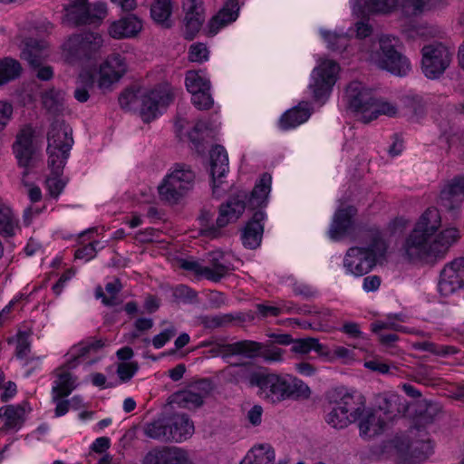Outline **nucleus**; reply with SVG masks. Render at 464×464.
<instances>
[{
  "mask_svg": "<svg viewBox=\"0 0 464 464\" xmlns=\"http://www.w3.org/2000/svg\"><path fill=\"white\" fill-rule=\"evenodd\" d=\"M48 166L52 177L47 178L46 187L52 197L57 198L63 190L66 182L59 177L70 155L73 145L72 128L64 121H54L48 132Z\"/></svg>",
  "mask_w": 464,
  "mask_h": 464,
  "instance_id": "1",
  "label": "nucleus"
},
{
  "mask_svg": "<svg viewBox=\"0 0 464 464\" xmlns=\"http://www.w3.org/2000/svg\"><path fill=\"white\" fill-rule=\"evenodd\" d=\"M440 212L435 208H427L416 222L401 247V255L411 261L435 257L431 238L440 227Z\"/></svg>",
  "mask_w": 464,
  "mask_h": 464,
  "instance_id": "2",
  "label": "nucleus"
},
{
  "mask_svg": "<svg viewBox=\"0 0 464 464\" xmlns=\"http://www.w3.org/2000/svg\"><path fill=\"white\" fill-rule=\"evenodd\" d=\"M255 387L258 389V395L270 403L307 399L311 394L310 388L303 381L269 372L263 367H260Z\"/></svg>",
  "mask_w": 464,
  "mask_h": 464,
  "instance_id": "3",
  "label": "nucleus"
},
{
  "mask_svg": "<svg viewBox=\"0 0 464 464\" xmlns=\"http://www.w3.org/2000/svg\"><path fill=\"white\" fill-rule=\"evenodd\" d=\"M401 42L390 34H382L364 50L368 59L379 68L396 76H406L411 70L410 60L400 51Z\"/></svg>",
  "mask_w": 464,
  "mask_h": 464,
  "instance_id": "4",
  "label": "nucleus"
},
{
  "mask_svg": "<svg viewBox=\"0 0 464 464\" xmlns=\"http://www.w3.org/2000/svg\"><path fill=\"white\" fill-rule=\"evenodd\" d=\"M387 247L381 232L374 230L366 246H353L347 250L343 261L346 273L358 277L368 274L377 260L385 256Z\"/></svg>",
  "mask_w": 464,
  "mask_h": 464,
  "instance_id": "5",
  "label": "nucleus"
},
{
  "mask_svg": "<svg viewBox=\"0 0 464 464\" xmlns=\"http://www.w3.org/2000/svg\"><path fill=\"white\" fill-rule=\"evenodd\" d=\"M331 411L325 421L334 429H344L355 422L362 410V397L349 392L345 388H336L329 393Z\"/></svg>",
  "mask_w": 464,
  "mask_h": 464,
  "instance_id": "6",
  "label": "nucleus"
},
{
  "mask_svg": "<svg viewBox=\"0 0 464 464\" xmlns=\"http://www.w3.org/2000/svg\"><path fill=\"white\" fill-rule=\"evenodd\" d=\"M103 45L102 36L94 32L72 34L63 44V55L68 63L94 57Z\"/></svg>",
  "mask_w": 464,
  "mask_h": 464,
  "instance_id": "7",
  "label": "nucleus"
},
{
  "mask_svg": "<svg viewBox=\"0 0 464 464\" xmlns=\"http://www.w3.org/2000/svg\"><path fill=\"white\" fill-rule=\"evenodd\" d=\"M194 179L195 175L188 167L176 165L158 186L160 198L170 203L178 202L192 188Z\"/></svg>",
  "mask_w": 464,
  "mask_h": 464,
  "instance_id": "8",
  "label": "nucleus"
},
{
  "mask_svg": "<svg viewBox=\"0 0 464 464\" xmlns=\"http://www.w3.org/2000/svg\"><path fill=\"white\" fill-rule=\"evenodd\" d=\"M340 72L339 64L330 59L321 58L311 73L309 88L317 101L325 100L332 92Z\"/></svg>",
  "mask_w": 464,
  "mask_h": 464,
  "instance_id": "9",
  "label": "nucleus"
},
{
  "mask_svg": "<svg viewBox=\"0 0 464 464\" xmlns=\"http://www.w3.org/2000/svg\"><path fill=\"white\" fill-rule=\"evenodd\" d=\"M421 55L422 72L429 79H437L450 66L453 52L441 43H433L422 47Z\"/></svg>",
  "mask_w": 464,
  "mask_h": 464,
  "instance_id": "10",
  "label": "nucleus"
},
{
  "mask_svg": "<svg viewBox=\"0 0 464 464\" xmlns=\"http://www.w3.org/2000/svg\"><path fill=\"white\" fill-rule=\"evenodd\" d=\"M107 14L104 2L89 5L88 0H74L65 7L66 20L75 25L100 24Z\"/></svg>",
  "mask_w": 464,
  "mask_h": 464,
  "instance_id": "11",
  "label": "nucleus"
},
{
  "mask_svg": "<svg viewBox=\"0 0 464 464\" xmlns=\"http://www.w3.org/2000/svg\"><path fill=\"white\" fill-rule=\"evenodd\" d=\"M174 90L169 85H160L145 92L140 96V115L145 122L154 120L172 102Z\"/></svg>",
  "mask_w": 464,
  "mask_h": 464,
  "instance_id": "12",
  "label": "nucleus"
},
{
  "mask_svg": "<svg viewBox=\"0 0 464 464\" xmlns=\"http://www.w3.org/2000/svg\"><path fill=\"white\" fill-rule=\"evenodd\" d=\"M375 93L358 81L351 82L345 91V100L349 108L361 115V121H364V116L369 112Z\"/></svg>",
  "mask_w": 464,
  "mask_h": 464,
  "instance_id": "13",
  "label": "nucleus"
},
{
  "mask_svg": "<svg viewBox=\"0 0 464 464\" xmlns=\"http://www.w3.org/2000/svg\"><path fill=\"white\" fill-rule=\"evenodd\" d=\"M464 285V258H456L447 264L440 272L439 291L448 296Z\"/></svg>",
  "mask_w": 464,
  "mask_h": 464,
  "instance_id": "14",
  "label": "nucleus"
},
{
  "mask_svg": "<svg viewBox=\"0 0 464 464\" xmlns=\"http://www.w3.org/2000/svg\"><path fill=\"white\" fill-rule=\"evenodd\" d=\"M127 63L125 58L119 53H112L100 66L99 87L109 89L117 82L126 72Z\"/></svg>",
  "mask_w": 464,
  "mask_h": 464,
  "instance_id": "15",
  "label": "nucleus"
},
{
  "mask_svg": "<svg viewBox=\"0 0 464 464\" xmlns=\"http://www.w3.org/2000/svg\"><path fill=\"white\" fill-rule=\"evenodd\" d=\"M212 386L209 381L201 380L197 382L186 390L175 394L176 402L183 408L192 410L200 407L204 399L210 393Z\"/></svg>",
  "mask_w": 464,
  "mask_h": 464,
  "instance_id": "16",
  "label": "nucleus"
},
{
  "mask_svg": "<svg viewBox=\"0 0 464 464\" xmlns=\"http://www.w3.org/2000/svg\"><path fill=\"white\" fill-rule=\"evenodd\" d=\"M261 348V343L251 340H242L235 343H218L215 347V351L218 355L224 359L232 356H243L247 359H255L259 356Z\"/></svg>",
  "mask_w": 464,
  "mask_h": 464,
  "instance_id": "17",
  "label": "nucleus"
},
{
  "mask_svg": "<svg viewBox=\"0 0 464 464\" xmlns=\"http://www.w3.org/2000/svg\"><path fill=\"white\" fill-rule=\"evenodd\" d=\"M356 421H358L360 436L365 440H370L381 434L386 425V420L382 417L379 411L366 409L363 400L362 410L360 418Z\"/></svg>",
  "mask_w": 464,
  "mask_h": 464,
  "instance_id": "18",
  "label": "nucleus"
},
{
  "mask_svg": "<svg viewBox=\"0 0 464 464\" xmlns=\"http://www.w3.org/2000/svg\"><path fill=\"white\" fill-rule=\"evenodd\" d=\"M182 5L185 11V37L191 40L200 30L205 19L202 1L183 0Z\"/></svg>",
  "mask_w": 464,
  "mask_h": 464,
  "instance_id": "19",
  "label": "nucleus"
},
{
  "mask_svg": "<svg viewBox=\"0 0 464 464\" xmlns=\"http://www.w3.org/2000/svg\"><path fill=\"white\" fill-rule=\"evenodd\" d=\"M464 201V177H455L441 189L440 203L449 211L459 209Z\"/></svg>",
  "mask_w": 464,
  "mask_h": 464,
  "instance_id": "20",
  "label": "nucleus"
},
{
  "mask_svg": "<svg viewBox=\"0 0 464 464\" xmlns=\"http://www.w3.org/2000/svg\"><path fill=\"white\" fill-rule=\"evenodd\" d=\"M377 411H382L385 416L383 419L392 420L397 416L404 413L407 410V402L404 398L397 393L384 392L376 397Z\"/></svg>",
  "mask_w": 464,
  "mask_h": 464,
  "instance_id": "21",
  "label": "nucleus"
},
{
  "mask_svg": "<svg viewBox=\"0 0 464 464\" xmlns=\"http://www.w3.org/2000/svg\"><path fill=\"white\" fill-rule=\"evenodd\" d=\"M168 420L170 442H183L194 434V423L187 414H173Z\"/></svg>",
  "mask_w": 464,
  "mask_h": 464,
  "instance_id": "22",
  "label": "nucleus"
},
{
  "mask_svg": "<svg viewBox=\"0 0 464 464\" xmlns=\"http://www.w3.org/2000/svg\"><path fill=\"white\" fill-rule=\"evenodd\" d=\"M245 198L244 194H238L236 197L230 198L219 207L217 218V226L219 228L237 221L240 218L246 208Z\"/></svg>",
  "mask_w": 464,
  "mask_h": 464,
  "instance_id": "23",
  "label": "nucleus"
},
{
  "mask_svg": "<svg viewBox=\"0 0 464 464\" xmlns=\"http://www.w3.org/2000/svg\"><path fill=\"white\" fill-rule=\"evenodd\" d=\"M141 29V20L134 14H130L112 22L108 33L114 39H124L135 37Z\"/></svg>",
  "mask_w": 464,
  "mask_h": 464,
  "instance_id": "24",
  "label": "nucleus"
},
{
  "mask_svg": "<svg viewBox=\"0 0 464 464\" xmlns=\"http://www.w3.org/2000/svg\"><path fill=\"white\" fill-rule=\"evenodd\" d=\"M265 218V212L257 210L246 225L241 235V239L244 246L246 248L255 249L260 246L264 231L262 221Z\"/></svg>",
  "mask_w": 464,
  "mask_h": 464,
  "instance_id": "25",
  "label": "nucleus"
},
{
  "mask_svg": "<svg viewBox=\"0 0 464 464\" xmlns=\"http://www.w3.org/2000/svg\"><path fill=\"white\" fill-rule=\"evenodd\" d=\"M104 342L102 339L88 338L71 347L67 353V363L70 367H75L79 359L94 356L102 347Z\"/></svg>",
  "mask_w": 464,
  "mask_h": 464,
  "instance_id": "26",
  "label": "nucleus"
},
{
  "mask_svg": "<svg viewBox=\"0 0 464 464\" xmlns=\"http://www.w3.org/2000/svg\"><path fill=\"white\" fill-rule=\"evenodd\" d=\"M259 368L250 367L246 364H233L226 367L222 372V377L228 382L239 383L246 382L250 387H255Z\"/></svg>",
  "mask_w": 464,
  "mask_h": 464,
  "instance_id": "27",
  "label": "nucleus"
},
{
  "mask_svg": "<svg viewBox=\"0 0 464 464\" xmlns=\"http://www.w3.org/2000/svg\"><path fill=\"white\" fill-rule=\"evenodd\" d=\"M238 4L237 0H228L219 12L214 15L208 24V32L215 35L218 31L235 22L238 16Z\"/></svg>",
  "mask_w": 464,
  "mask_h": 464,
  "instance_id": "28",
  "label": "nucleus"
},
{
  "mask_svg": "<svg viewBox=\"0 0 464 464\" xmlns=\"http://www.w3.org/2000/svg\"><path fill=\"white\" fill-rule=\"evenodd\" d=\"M397 0H352L353 13L364 17L370 14H387L394 10Z\"/></svg>",
  "mask_w": 464,
  "mask_h": 464,
  "instance_id": "29",
  "label": "nucleus"
},
{
  "mask_svg": "<svg viewBox=\"0 0 464 464\" xmlns=\"http://www.w3.org/2000/svg\"><path fill=\"white\" fill-rule=\"evenodd\" d=\"M234 266L221 252H212L209 255V265L206 266L205 278L213 282H219L230 274Z\"/></svg>",
  "mask_w": 464,
  "mask_h": 464,
  "instance_id": "30",
  "label": "nucleus"
},
{
  "mask_svg": "<svg viewBox=\"0 0 464 464\" xmlns=\"http://www.w3.org/2000/svg\"><path fill=\"white\" fill-rule=\"evenodd\" d=\"M33 133L34 131L31 127L22 129L14 145L15 156L21 166H27L34 152Z\"/></svg>",
  "mask_w": 464,
  "mask_h": 464,
  "instance_id": "31",
  "label": "nucleus"
},
{
  "mask_svg": "<svg viewBox=\"0 0 464 464\" xmlns=\"http://www.w3.org/2000/svg\"><path fill=\"white\" fill-rule=\"evenodd\" d=\"M70 367L65 362L64 365L57 369V379L53 386V400H58L67 397L77 386L76 378H74L69 370Z\"/></svg>",
  "mask_w": 464,
  "mask_h": 464,
  "instance_id": "32",
  "label": "nucleus"
},
{
  "mask_svg": "<svg viewBox=\"0 0 464 464\" xmlns=\"http://www.w3.org/2000/svg\"><path fill=\"white\" fill-rule=\"evenodd\" d=\"M47 56L46 43L35 39L26 40L21 52V58L26 61L31 68L41 66Z\"/></svg>",
  "mask_w": 464,
  "mask_h": 464,
  "instance_id": "33",
  "label": "nucleus"
},
{
  "mask_svg": "<svg viewBox=\"0 0 464 464\" xmlns=\"http://www.w3.org/2000/svg\"><path fill=\"white\" fill-rule=\"evenodd\" d=\"M356 214L353 207L338 209L334 217L329 229V236L332 239L337 240L344 236L352 225V218Z\"/></svg>",
  "mask_w": 464,
  "mask_h": 464,
  "instance_id": "34",
  "label": "nucleus"
},
{
  "mask_svg": "<svg viewBox=\"0 0 464 464\" xmlns=\"http://www.w3.org/2000/svg\"><path fill=\"white\" fill-rule=\"evenodd\" d=\"M272 177L265 173L251 192L248 205L251 208L265 207L271 190Z\"/></svg>",
  "mask_w": 464,
  "mask_h": 464,
  "instance_id": "35",
  "label": "nucleus"
},
{
  "mask_svg": "<svg viewBox=\"0 0 464 464\" xmlns=\"http://www.w3.org/2000/svg\"><path fill=\"white\" fill-rule=\"evenodd\" d=\"M459 238V231L456 227H448L432 237L433 255L435 257L443 256Z\"/></svg>",
  "mask_w": 464,
  "mask_h": 464,
  "instance_id": "36",
  "label": "nucleus"
},
{
  "mask_svg": "<svg viewBox=\"0 0 464 464\" xmlns=\"http://www.w3.org/2000/svg\"><path fill=\"white\" fill-rule=\"evenodd\" d=\"M311 115L307 103H300L298 106L287 111L280 119V127L284 130L295 128L305 122Z\"/></svg>",
  "mask_w": 464,
  "mask_h": 464,
  "instance_id": "37",
  "label": "nucleus"
},
{
  "mask_svg": "<svg viewBox=\"0 0 464 464\" xmlns=\"http://www.w3.org/2000/svg\"><path fill=\"white\" fill-rule=\"evenodd\" d=\"M146 437L160 442H170L168 417L159 418L144 424Z\"/></svg>",
  "mask_w": 464,
  "mask_h": 464,
  "instance_id": "38",
  "label": "nucleus"
},
{
  "mask_svg": "<svg viewBox=\"0 0 464 464\" xmlns=\"http://www.w3.org/2000/svg\"><path fill=\"white\" fill-rule=\"evenodd\" d=\"M211 175L214 182L228 170V156L224 147L217 145L210 151Z\"/></svg>",
  "mask_w": 464,
  "mask_h": 464,
  "instance_id": "39",
  "label": "nucleus"
},
{
  "mask_svg": "<svg viewBox=\"0 0 464 464\" xmlns=\"http://www.w3.org/2000/svg\"><path fill=\"white\" fill-rule=\"evenodd\" d=\"M397 113V106L393 103L387 102L386 100L380 99L376 95L373 98L372 104L369 112L364 116V123H368L380 115H386L389 117L395 116Z\"/></svg>",
  "mask_w": 464,
  "mask_h": 464,
  "instance_id": "40",
  "label": "nucleus"
},
{
  "mask_svg": "<svg viewBox=\"0 0 464 464\" xmlns=\"http://www.w3.org/2000/svg\"><path fill=\"white\" fill-rule=\"evenodd\" d=\"M18 230V220L13 211L0 202V234L3 237H14Z\"/></svg>",
  "mask_w": 464,
  "mask_h": 464,
  "instance_id": "41",
  "label": "nucleus"
},
{
  "mask_svg": "<svg viewBox=\"0 0 464 464\" xmlns=\"http://www.w3.org/2000/svg\"><path fill=\"white\" fill-rule=\"evenodd\" d=\"M172 13L171 0H156L150 8L152 19L165 27L170 26V15Z\"/></svg>",
  "mask_w": 464,
  "mask_h": 464,
  "instance_id": "42",
  "label": "nucleus"
},
{
  "mask_svg": "<svg viewBox=\"0 0 464 464\" xmlns=\"http://www.w3.org/2000/svg\"><path fill=\"white\" fill-rule=\"evenodd\" d=\"M252 464H273L275 451L269 444L254 446L246 454Z\"/></svg>",
  "mask_w": 464,
  "mask_h": 464,
  "instance_id": "43",
  "label": "nucleus"
},
{
  "mask_svg": "<svg viewBox=\"0 0 464 464\" xmlns=\"http://www.w3.org/2000/svg\"><path fill=\"white\" fill-rule=\"evenodd\" d=\"M24 413V408L20 405H7L0 408V417L5 419V425L10 429L21 426Z\"/></svg>",
  "mask_w": 464,
  "mask_h": 464,
  "instance_id": "44",
  "label": "nucleus"
},
{
  "mask_svg": "<svg viewBox=\"0 0 464 464\" xmlns=\"http://www.w3.org/2000/svg\"><path fill=\"white\" fill-rule=\"evenodd\" d=\"M292 352L300 354H306L312 350L315 351L319 355H325V347L319 343L316 338L309 337L293 340Z\"/></svg>",
  "mask_w": 464,
  "mask_h": 464,
  "instance_id": "45",
  "label": "nucleus"
},
{
  "mask_svg": "<svg viewBox=\"0 0 464 464\" xmlns=\"http://www.w3.org/2000/svg\"><path fill=\"white\" fill-rule=\"evenodd\" d=\"M185 85L188 92L210 90V82L204 72L188 71L185 77Z\"/></svg>",
  "mask_w": 464,
  "mask_h": 464,
  "instance_id": "46",
  "label": "nucleus"
},
{
  "mask_svg": "<svg viewBox=\"0 0 464 464\" xmlns=\"http://www.w3.org/2000/svg\"><path fill=\"white\" fill-rule=\"evenodd\" d=\"M93 76L89 72L80 73L76 81L74 98L80 102H87L90 97L89 91L93 87Z\"/></svg>",
  "mask_w": 464,
  "mask_h": 464,
  "instance_id": "47",
  "label": "nucleus"
},
{
  "mask_svg": "<svg viewBox=\"0 0 464 464\" xmlns=\"http://www.w3.org/2000/svg\"><path fill=\"white\" fill-rule=\"evenodd\" d=\"M22 67L18 61L12 58L0 60V85L18 77Z\"/></svg>",
  "mask_w": 464,
  "mask_h": 464,
  "instance_id": "48",
  "label": "nucleus"
},
{
  "mask_svg": "<svg viewBox=\"0 0 464 464\" xmlns=\"http://www.w3.org/2000/svg\"><path fill=\"white\" fill-rule=\"evenodd\" d=\"M412 348L417 351L430 352L435 355L442 357L453 355L459 352V350L455 346L439 345L428 341L415 342L412 343Z\"/></svg>",
  "mask_w": 464,
  "mask_h": 464,
  "instance_id": "49",
  "label": "nucleus"
},
{
  "mask_svg": "<svg viewBox=\"0 0 464 464\" xmlns=\"http://www.w3.org/2000/svg\"><path fill=\"white\" fill-rule=\"evenodd\" d=\"M122 289V285L118 278L109 282L105 285V290L110 296H105L103 290L101 286H98L95 291L97 298H102V303L105 305L112 306L116 304V295Z\"/></svg>",
  "mask_w": 464,
  "mask_h": 464,
  "instance_id": "50",
  "label": "nucleus"
},
{
  "mask_svg": "<svg viewBox=\"0 0 464 464\" xmlns=\"http://www.w3.org/2000/svg\"><path fill=\"white\" fill-rule=\"evenodd\" d=\"M261 349L259 356L265 362H281L285 359V351L282 348L276 346L273 343H261Z\"/></svg>",
  "mask_w": 464,
  "mask_h": 464,
  "instance_id": "51",
  "label": "nucleus"
},
{
  "mask_svg": "<svg viewBox=\"0 0 464 464\" xmlns=\"http://www.w3.org/2000/svg\"><path fill=\"white\" fill-rule=\"evenodd\" d=\"M321 34L327 43L328 48L333 51L343 52L348 45L349 36L347 34L321 30Z\"/></svg>",
  "mask_w": 464,
  "mask_h": 464,
  "instance_id": "52",
  "label": "nucleus"
},
{
  "mask_svg": "<svg viewBox=\"0 0 464 464\" xmlns=\"http://www.w3.org/2000/svg\"><path fill=\"white\" fill-rule=\"evenodd\" d=\"M16 357L23 361L24 364H28L34 360L39 361L40 357L31 356V343L29 336L25 334H19L16 340L15 348Z\"/></svg>",
  "mask_w": 464,
  "mask_h": 464,
  "instance_id": "53",
  "label": "nucleus"
},
{
  "mask_svg": "<svg viewBox=\"0 0 464 464\" xmlns=\"http://www.w3.org/2000/svg\"><path fill=\"white\" fill-rule=\"evenodd\" d=\"M171 452V446L155 447L146 453L143 464H167Z\"/></svg>",
  "mask_w": 464,
  "mask_h": 464,
  "instance_id": "54",
  "label": "nucleus"
},
{
  "mask_svg": "<svg viewBox=\"0 0 464 464\" xmlns=\"http://www.w3.org/2000/svg\"><path fill=\"white\" fill-rule=\"evenodd\" d=\"M409 450L412 458L417 461H421L431 453L432 445L429 440H417L411 443Z\"/></svg>",
  "mask_w": 464,
  "mask_h": 464,
  "instance_id": "55",
  "label": "nucleus"
},
{
  "mask_svg": "<svg viewBox=\"0 0 464 464\" xmlns=\"http://www.w3.org/2000/svg\"><path fill=\"white\" fill-rule=\"evenodd\" d=\"M403 15L413 17L427 11L424 0H403L401 5Z\"/></svg>",
  "mask_w": 464,
  "mask_h": 464,
  "instance_id": "56",
  "label": "nucleus"
},
{
  "mask_svg": "<svg viewBox=\"0 0 464 464\" xmlns=\"http://www.w3.org/2000/svg\"><path fill=\"white\" fill-rule=\"evenodd\" d=\"M63 95L60 91L50 90L43 95L44 106L52 112H57L63 104Z\"/></svg>",
  "mask_w": 464,
  "mask_h": 464,
  "instance_id": "57",
  "label": "nucleus"
},
{
  "mask_svg": "<svg viewBox=\"0 0 464 464\" xmlns=\"http://www.w3.org/2000/svg\"><path fill=\"white\" fill-rule=\"evenodd\" d=\"M235 317L232 314L207 315L202 318V324L207 328H218L231 323Z\"/></svg>",
  "mask_w": 464,
  "mask_h": 464,
  "instance_id": "58",
  "label": "nucleus"
},
{
  "mask_svg": "<svg viewBox=\"0 0 464 464\" xmlns=\"http://www.w3.org/2000/svg\"><path fill=\"white\" fill-rule=\"evenodd\" d=\"M210 90H201L191 93V101L198 110H208L213 104Z\"/></svg>",
  "mask_w": 464,
  "mask_h": 464,
  "instance_id": "59",
  "label": "nucleus"
},
{
  "mask_svg": "<svg viewBox=\"0 0 464 464\" xmlns=\"http://www.w3.org/2000/svg\"><path fill=\"white\" fill-rule=\"evenodd\" d=\"M209 52L206 44L196 43L190 45L188 60L193 63H203L208 59Z\"/></svg>",
  "mask_w": 464,
  "mask_h": 464,
  "instance_id": "60",
  "label": "nucleus"
},
{
  "mask_svg": "<svg viewBox=\"0 0 464 464\" xmlns=\"http://www.w3.org/2000/svg\"><path fill=\"white\" fill-rule=\"evenodd\" d=\"M167 464H194V462L186 450L171 446V452Z\"/></svg>",
  "mask_w": 464,
  "mask_h": 464,
  "instance_id": "61",
  "label": "nucleus"
},
{
  "mask_svg": "<svg viewBox=\"0 0 464 464\" xmlns=\"http://www.w3.org/2000/svg\"><path fill=\"white\" fill-rule=\"evenodd\" d=\"M139 365L136 362H121L117 367V374L122 382H129L137 372Z\"/></svg>",
  "mask_w": 464,
  "mask_h": 464,
  "instance_id": "62",
  "label": "nucleus"
},
{
  "mask_svg": "<svg viewBox=\"0 0 464 464\" xmlns=\"http://www.w3.org/2000/svg\"><path fill=\"white\" fill-rule=\"evenodd\" d=\"M177 333V329L173 324L164 329L152 339V344L156 349L162 348Z\"/></svg>",
  "mask_w": 464,
  "mask_h": 464,
  "instance_id": "63",
  "label": "nucleus"
},
{
  "mask_svg": "<svg viewBox=\"0 0 464 464\" xmlns=\"http://www.w3.org/2000/svg\"><path fill=\"white\" fill-rule=\"evenodd\" d=\"M257 314L262 318L280 315V309L277 304L263 303L256 304Z\"/></svg>",
  "mask_w": 464,
  "mask_h": 464,
  "instance_id": "64",
  "label": "nucleus"
}]
</instances>
